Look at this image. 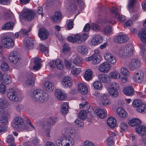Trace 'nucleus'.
Returning <instances> with one entry per match:
<instances>
[{
    "label": "nucleus",
    "instance_id": "a18cd8bd",
    "mask_svg": "<svg viewBox=\"0 0 146 146\" xmlns=\"http://www.w3.org/2000/svg\"><path fill=\"white\" fill-rule=\"evenodd\" d=\"M108 76L112 79H118L120 78V74L117 72L114 71L111 72L109 74Z\"/></svg>",
    "mask_w": 146,
    "mask_h": 146
},
{
    "label": "nucleus",
    "instance_id": "6ab92c4d",
    "mask_svg": "<svg viewBox=\"0 0 146 146\" xmlns=\"http://www.w3.org/2000/svg\"><path fill=\"white\" fill-rule=\"evenodd\" d=\"M135 130L136 132L140 135L143 136L146 133V127L144 125L139 124Z\"/></svg>",
    "mask_w": 146,
    "mask_h": 146
},
{
    "label": "nucleus",
    "instance_id": "37998d69",
    "mask_svg": "<svg viewBox=\"0 0 146 146\" xmlns=\"http://www.w3.org/2000/svg\"><path fill=\"white\" fill-rule=\"evenodd\" d=\"M40 49V51L44 53V54L47 56L48 54V45L46 44V46H44V45L40 44H39Z\"/></svg>",
    "mask_w": 146,
    "mask_h": 146
},
{
    "label": "nucleus",
    "instance_id": "423d86ee",
    "mask_svg": "<svg viewBox=\"0 0 146 146\" xmlns=\"http://www.w3.org/2000/svg\"><path fill=\"white\" fill-rule=\"evenodd\" d=\"M23 17L26 21H31L33 19L35 16V12L31 10L25 9L23 10Z\"/></svg>",
    "mask_w": 146,
    "mask_h": 146
},
{
    "label": "nucleus",
    "instance_id": "393cba45",
    "mask_svg": "<svg viewBox=\"0 0 146 146\" xmlns=\"http://www.w3.org/2000/svg\"><path fill=\"white\" fill-rule=\"evenodd\" d=\"M123 93L127 96H130L133 94L134 91L133 86H128L125 87L123 90Z\"/></svg>",
    "mask_w": 146,
    "mask_h": 146
},
{
    "label": "nucleus",
    "instance_id": "5fc2aeb1",
    "mask_svg": "<svg viewBox=\"0 0 146 146\" xmlns=\"http://www.w3.org/2000/svg\"><path fill=\"white\" fill-rule=\"evenodd\" d=\"M14 25V24L12 22H8L5 24L2 27L3 29L7 30L12 29Z\"/></svg>",
    "mask_w": 146,
    "mask_h": 146
},
{
    "label": "nucleus",
    "instance_id": "680f3d73",
    "mask_svg": "<svg viewBox=\"0 0 146 146\" xmlns=\"http://www.w3.org/2000/svg\"><path fill=\"white\" fill-rule=\"evenodd\" d=\"M86 113H89L92 116L95 115V112L92 107L89 106V108L86 110Z\"/></svg>",
    "mask_w": 146,
    "mask_h": 146
},
{
    "label": "nucleus",
    "instance_id": "c756f323",
    "mask_svg": "<svg viewBox=\"0 0 146 146\" xmlns=\"http://www.w3.org/2000/svg\"><path fill=\"white\" fill-rule=\"evenodd\" d=\"M62 18L61 13L58 11L55 12L53 15L51 16V18L54 22H58Z\"/></svg>",
    "mask_w": 146,
    "mask_h": 146
},
{
    "label": "nucleus",
    "instance_id": "774afa93",
    "mask_svg": "<svg viewBox=\"0 0 146 146\" xmlns=\"http://www.w3.org/2000/svg\"><path fill=\"white\" fill-rule=\"evenodd\" d=\"M82 146H95L94 143L90 141L87 140L84 142Z\"/></svg>",
    "mask_w": 146,
    "mask_h": 146
},
{
    "label": "nucleus",
    "instance_id": "ea45409f",
    "mask_svg": "<svg viewBox=\"0 0 146 146\" xmlns=\"http://www.w3.org/2000/svg\"><path fill=\"white\" fill-rule=\"evenodd\" d=\"M62 51L64 54L65 55H69L70 54V47L69 45L66 43L64 45Z\"/></svg>",
    "mask_w": 146,
    "mask_h": 146
},
{
    "label": "nucleus",
    "instance_id": "2f4dec72",
    "mask_svg": "<svg viewBox=\"0 0 146 146\" xmlns=\"http://www.w3.org/2000/svg\"><path fill=\"white\" fill-rule=\"evenodd\" d=\"M129 125L132 126L136 127L139 124H141V121L138 118H135L132 119L128 122Z\"/></svg>",
    "mask_w": 146,
    "mask_h": 146
},
{
    "label": "nucleus",
    "instance_id": "9d476101",
    "mask_svg": "<svg viewBox=\"0 0 146 146\" xmlns=\"http://www.w3.org/2000/svg\"><path fill=\"white\" fill-rule=\"evenodd\" d=\"M110 64L107 62H104L102 63L98 67L99 70L104 73H108L110 70Z\"/></svg>",
    "mask_w": 146,
    "mask_h": 146
},
{
    "label": "nucleus",
    "instance_id": "a878e982",
    "mask_svg": "<svg viewBox=\"0 0 146 146\" xmlns=\"http://www.w3.org/2000/svg\"><path fill=\"white\" fill-rule=\"evenodd\" d=\"M78 90L80 92L81 94L85 95L88 93V89L85 84L80 83L78 85Z\"/></svg>",
    "mask_w": 146,
    "mask_h": 146
},
{
    "label": "nucleus",
    "instance_id": "bb28decb",
    "mask_svg": "<svg viewBox=\"0 0 146 146\" xmlns=\"http://www.w3.org/2000/svg\"><path fill=\"white\" fill-rule=\"evenodd\" d=\"M63 134L67 136V137L72 138L75 135V133L74 131L70 128H64L63 131Z\"/></svg>",
    "mask_w": 146,
    "mask_h": 146
},
{
    "label": "nucleus",
    "instance_id": "4d7b16f0",
    "mask_svg": "<svg viewBox=\"0 0 146 146\" xmlns=\"http://www.w3.org/2000/svg\"><path fill=\"white\" fill-rule=\"evenodd\" d=\"M14 107V110L18 112H21L23 109V106L21 104H16Z\"/></svg>",
    "mask_w": 146,
    "mask_h": 146
},
{
    "label": "nucleus",
    "instance_id": "4be33fe9",
    "mask_svg": "<svg viewBox=\"0 0 146 146\" xmlns=\"http://www.w3.org/2000/svg\"><path fill=\"white\" fill-rule=\"evenodd\" d=\"M95 112L97 115L100 118L104 119L106 117L107 112L105 109L101 108H97L96 109Z\"/></svg>",
    "mask_w": 146,
    "mask_h": 146
},
{
    "label": "nucleus",
    "instance_id": "3c124183",
    "mask_svg": "<svg viewBox=\"0 0 146 146\" xmlns=\"http://www.w3.org/2000/svg\"><path fill=\"white\" fill-rule=\"evenodd\" d=\"M93 86L97 89L101 90L102 89V84L100 81H96L93 84Z\"/></svg>",
    "mask_w": 146,
    "mask_h": 146
},
{
    "label": "nucleus",
    "instance_id": "58836bf2",
    "mask_svg": "<svg viewBox=\"0 0 146 146\" xmlns=\"http://www.w3.org/2000/svg\"><path fill=\"white\" fill-rule=\"evenodd\" d=\"M93 58L92 63L94 65H96L99 63L102 60V57L100 55H98L97 56H93L92 55Z\"/></svg>",
    "mask_w": 146,
    "mask_h": 146
},
{
    "label": "nucleus",
    "instance_id": "9b49d317",
    "mask_svg": "<svg viewBox=\"0 0 146 146\" xmlns=\"http://www.w3.org/2000/svg\"><path fill=\"white\" fill-rule=\"evenodd\" d=\"M55 96L60 100L63 101L66 98L67 95L64 91L60 89H57L55 90Z\"/></svg>",
    "mask_w": 146,
    "mask_h": 146
},
{
    "label": "nucleus",
    "instance_id": "49530a36",
    "mask_svg": "<svg viewBox=\"0 0 146 146\" xmlns=\"http://www.w3.org/2000/svg\"><path fill=\"white\" fill-rule=\"evenodd\" d=\"M72 61L73 63L76 66H79L82 63V59L77 56Z\"/></svg>",
    "mask_w": 146,
    "mask_h": 146
},
{
    "label": "nucleus",
    "instance_id": "c85d7f7f",
    "mask_svg": "<svg viewBox=\"0 0 146 146\" xmlns=\"http://www.w3.org/2000/svg\"><path fill=\"white\" fill-rule=\"evenodd\" d=\"M109 136L106 139V142L108 145L111 146L114 143L113 137L115 136V133L111 132L109 133Z\"/></svg>",
    "mask_w": 146,
    "mask_h": 146
},
{
    "label": "nucleus",
    "instance_id": "bf43d9fd",
    "mask_svg": "<svg viewBox=\"0 0 146 146\" xmlns=\"http://www.w3.org/2000/svg\"><path fill=\"white\" fill-rule=\"evenodd\" d=\"M56 121V119L55 117H50L47 120V124L49 125H54Z\"/></svg>",
    "mask_w": 146,
    "mask_h": 146
},
{
    "label": "nucleus",
    "instance_id": "7ed1b4c3",
    "mask_svg": "<svg viewBox=\"0 0 146 146\" xmlns=\"http://www.w3.org/2000/svg\"><path fill=\"white\" fill-rule=\"evenodd\" d=\"M119 86L117 83L112 82L110 84V87L108 88V91L110 95L113 98H116L119 95L117 90Z\"/></svg>",
    "mask_w": 146,
    "mask_h": 146
},
{
    "label": "nucleus",
    "instance_id": "b1692460",
    "mask_svg": "<svg viewBox=\"0 0 146 146\" xmlns=\"http://www.w3.org/2000/svg\"><path fill=\"white\" fill-rule=\"evenodd\" d=\"M98 80L101 82L108 83L110 81V77L107 75L104 74H101L98 76Z\"/></svg>",
    "mask_w": 146,
    "mask_h": 146
},
{
    "label": "nucleus",
    "instance_id": "603ef678",
    "mask_svg": "<svg viewBox=\"0 0 146 146\" xmlns=\"http://www.w3.org/2000/svg\"><path fill=\"white\" fill-rule=\"evenodd\" d=\"M120 72L123 75H129V72L128 69L125 67H122L120 68Z\"/></svg>",
    "mask_w": 146,
    "mask_h": 146
},
{
    "label": "nucleus",
    "instance_id": "f704fd0d",
    "mask_svg": "<svg viewBox=\"0 0 146 146\" xmlns=\"http://www.w3.org/2000/svg\"><path fill=\"white\" fill-rule=\"evenodd\" d=\"M141 52L142 57L146 62V44L144 43L141 44Z\"/></svg>",
    "mask_w": 146,
    "mask_h": 146
},
{
    "label": "nucleus",
    "instance_id": "f8f14e48",
    "mask_svg": "<svg viewBox=\"0 0 146 146\" xmlns=\"http://www.w3.org/2000/svg\"><path fill=\"white\" fill-rule=\"evenodd\" d=\"M129 39L128 36L125 35H119L116 36L114 38V41L118 43H125Z\"/></svg>",
    "mask_w": 146,
    "mask_h": 146
},
{
    "label": "nucleus",
    "instance_id": "5701e85b",
    "mask_svg": "<svg viewBox=\"0 0 146 146\" xmlns=\"http://www.w3.org/2000/svg\"><path fill=\"white\" fill-rule=\"evenodd\" d=\"M138 36L141 41L146 44V29H141L139 32Z\"/></svg>",
    "mask_w": 146,
    "mask_h": 146
},
{
    "label": "nucleus",
    "instance_id": "f257e3e1",
    "mask_svg": "<svg viewBox=\"0 0 146 146\" xmlns=\"http://www.w3.org/2000/svg\"><path fill=\"white\" fill-rule=\"evenodd\" d=\"M31 99L34 102L41 103L46 102L49 98L48 94L44 90L36 89L31 92Z\"/></svg>",
    "mask_w": 146,
    "mask_h": 146
},
{
    "label": "nucleus",
    "instance_id": "6e6552de",
    "mask_svg": "<svg viewBox=\"0 0 146 146\" xmlns=\"http://www.w3.org/2000/svg\"><path fill=\"white\" fill-rule=\"evenodd\" d=\"M141 65V62L140 60L137 58L131 59L129 63V67L130 69L134 70L138 68Z\"/></svg>",
    "mask_w": 146,
    "mask_h": 146
},
{
    "label": "nucleus",
    "instance_id": "c9c22d12",
    "mask_svg": "<svg viewBox=\"0 0 146 146\" xmlns=\"http://www.w3.org/2000/svg\"><path fill=\"white\" fill-rule=\"evenodd\" d=\"M93 74V72L90 69L87 70L84 75V79L87 81H89L92 78V75Z\"/></svg>",
    "mask_w": 146,
    "mask_h": 146
},
{
    "label": "nucleus",
    "instance_id": "e433bc0d",
    "mask_svg": "<svg viewBox=\"0 0 146 146\" xmlns=\"http://www.w3.org/2000/svg\"><path fill=\"white\" fill-rule=\"evenodd\" d=\"M55 62V66L58 69L62 70L63 69L64 66L62 61L60 59H56Z\"/></svg>",
    "mask_w": 146,
    "mask_h": 146
},
{
    "label": "nucleus",
    "instance_id": "13d9d810",
    "mask_svg": "<svg viewBox=\"0 0 146 146\" xmlns=\"http://www.w3.org/2000/svg\"><path fill=\"white\" fill-rule=\"evenodd\" d=\"M86 111H81L79 114L80 119L82 120H84L87 118Z\"/></svg>",
    "mask_w": 146,
    "mask_h": 146
},
{
    "label": "nucleus",
    "instance_id": "2eb2a0df",
    "mask_svg": "<svg viewBox=\"0 0 146 146\" xmlns=\"http://www.w3.org/2000/svg\"><path fill=\"white\" fill-rule=\"evenodd\" d=\"M27 80L25 81L26 85L28 87L33 86L35 84L34 78L33 77V74L29 72L26 75Z\"/></svg>",
    "mask_w": 146,
    "mask_h": 146
},
{
    "label": "nucleus",
    "instance_id": "79ce46f5",
    "mask_svg": "<svg viewBox=\"0 0 146 146\" xmlns=\"http://www.w3.org/2000/svg\"><path fill=\"white\" fill-rule=\"evenodd\" d=\"M68 106L67 103L64 102L61 106V112L62 113L66 114L68 112Z\"/></svg>",
    "mask_w": 146,
    "mask_h": 146
},
{
    "label": "nucleus",
    "instance_id": "c03bdc74",
    "mask_svg": "<svg viewBox=\"0 0 146 146\" xmlns=\"http://www.w3.org/2000/svg\"><path fill=\"white\" fill-rule=\"evenodd\" d=\"M136 110L140 113H145L146 112V105L145 103H142L137 108Z\"/></svg>",
    "mask_w": 146,
    "mask_h": 146
},
{
    "label": "nucleus",
    "instance_id": "20e7f679",
    "mask_svg": "<svg viewBox=\"0 0 146 146\" xmlns=\"http://www.w3.org/2000/svg\"><path fill=\"white\" fill-rule=\"evenodd\" d=\"M9 58L10 61L15 65H18L20 62L21 58L19 54L16 51L10 52L9 54Z\"/></svg>",
    "mask_w": 146,
    "mask_h": 146
},
{
    "label": "nucleus",
    "instance_id": "473e14b6",
    "mask_svg": "<svg viewBox=\"0 0 146 146\" xmlns=\"http://www.w3.org/2000/svg\"><path fill=\"white\" fill-rule=\"evenodd\" d=\"M65 146H73L74 141L72 137H67L64 139Z\"/></svg>",
    "mask_w": 146,
    "mask_h": 146
},
{
    "label": "nucleus",
    "instance_id": "338daca9",
    "mask_svg": "<svg viewBox=\"0 0 146 146\" xmlns=\"http://www.w3.org/2000/svg\"><path fill=\"white\" fill-rule=\"evenodd\" d=\"M136 0H129V3L127 6L128 9L133 8L135 3Z\"/></svg>",
    "mask_w": 146,
    "mask_h": 146
},
{
    "label": "nucleus",
    "instance_id": "6e6d98bb",
    "mask_svg": "<svg viewBox=\"0 0 146 146\" xmlns=\"http://www.w3.org/2000/svg\"><path fill=\"white\" fill-rule=\"evenodd\" d=\"M91 28L93 31L97 32L99 31L101 29L100 26L95 23L92 24L91 26Z\"/></svg>",
    "mask_w": 146,
    "mask_h": 146
},
{
    "label": "nucleus",
    "instance_id": "0e129e2a",
    "mask_svg": "<svg viewBox=\"0 0 146 146\" xmlns=\"http://www.w3.org/2000/svg\"><path fill=\"white\" fill-rule=\"evenodd\" d=\"M142 103L141 100H136L133 101L132 105L134 107H136L137 108Z\"/></svg>",
    "mask_w": 146,
    "mask_h": 146
},
{
    "label": "nucleus",
    "instance_id": "aec40b11",
    "mask_svg": "<svg viewBox=\"0 0 146 146\" xmlns=\"http://www.w3.org/2000/svg\"><path fill=\"white\" fill-rule=\"evenodd\" d=\"M42 87L44 89L49 92H52L54 89L53 84L49 81L45 82L43 84Z\"/></svg>",
    "mask_w": 146,
    "mask_h": 146
},
{
    "label": "nucleus",
    "instance_id": "4c0bfd02",
    "mask_svg": "<svg viewBox=\"0 0 146 146\" xmlns=\"http://www.w3.org/2000/svg\"><path fill=\"white\" fill-rule=\"evenodd\" d=\"M82 71L81 69L80 68H76L74 66H72L71 69V73L73 75H78Z\"/></svg>",
    "mask_w": 146,
    "mask_h": 146
},
{
    "label": "nucleus",
    "instance_id": "e2e57ef3",
    "mask_svg": "<svg viewBox=\"0 0 146 146\" xmlns=\"http://www.w3.org/2000/svg\"><path fill=\"white\" fill-rule=\"evenodd\" d=\"M64 141V138L58 139L56 141V144L57 146H65Z\"/></svg>",
    "mask_w": 146,
    "mask_h": 146
},
{
    "label": "nucleus",
    "instance_id": "1a4fd4ad",
    "mask_svg": "<svg viewBox=\"0 0 146 146\" xmlns=\"http://www.w3.org/2000/svg\"><path fill=\"white\" fill-rule=\"evenodd\" d=\"M99 100L100 102V104L104 106L110 105L111 103V101L109 99V97L108 94H104L100 96Z\"/></svg>",
    "mask_w": 146,
    "mask_h": 146
},
{
    "label": "nucleus",
    "instance_id": "7c9ffc66",
    "mask_svg": "<svg viewBox=\"0 0 146 146\" xmlns=\"http://www.w3.org/2000/svg\"><path fill=\"white\" fill-rule=\"evenodd\" d=\"M127 56H131L133 54L134 51V47L131 44H128L125 47Z\"/></svg>",
    "mask_w": 146,
    "mask_h": 146
},
{
    "label": "nucleus",
    "instance_id": "09e8293b",
    "mask_svg": "<svg viewBox=\"0 0 146 146\" xmlns=\"http://www.w3.org/2000/svg\"><path fill=\"white\" fill-rule=\"evenodd\" d=\"M0 105L6 108L9 106V102L5 98L1 97L0 98Z\"/></svg>",
    "mask_w": 146,
    "mask_h": 146
},
{
    "label": "nucleus",
    "instance_id": "412c9836",
    "mask_svg": "<svg viewBox=\"0 0 146 146\" xmlns=\"http://www.w3.org/2000/svg\"><path fill=\"white\" fill-rule=\"evenodd\" d=\"M103 38L100 35H96L91 40V43L93 45L95 46L101 43L103 41Z\"/></svg>",
    "mask_w": 146,
    "mask_h": 146
},
{
    "label": "nucleus",
    "instance_id": "0eeeda50",
    "mask_svg": "<svg viewBox=\"0 0 146 146\" xmlns=\"http://www.w3.org/2000/svg\"><path fill=\"white\" fill-rule=\"evenodd\" d=\"M13 126L16 129L21 128L23 126L24 120L21 116L15 117L13 120Z\"/></svg>",
    "mask_w": 146,
    "mask_h": 146
},
{
    "label": "nucleus",
    "instance_id": "f3484780",
    "mask_svg": "<svg viewBox=\"0 0 146 146\" xmlns=\"http://www.w3.org/2000/svg\"><path fill=\"white\" fill-rule=\"evenodd\" d=\"M104 58L106 60L111 64H114L116 62L115 57L111 53H105L104 55Z\"/></svg>",
    "mask_w": 146,
    "mask_h": 146
},
{
    "label": "nucleus",
    "instance_id": "72a5a7b5",
    "mask_svg": "<svg viewBox=\"0 0 146 146\" xmlns=\"http://www.w3.org/2000/svg\"><path fill=\"white\" fill-rule=\"evenodd\" d=\"M107 124L110 127H114L116 124V121L113 117H109L107 120Z\"/></svg>",
    "mask_w": 146,
    "mask_h": 146
},
{
    "label": "nucleus",
    "instance_id": "052dcab7",
    "mask_svg": "<svg viewBox=\"0 0 146 146\" xmlns=\"http://www.w3.org/2000/svg\"><path fill=\"white\" fill-rule=\"evenodd\" d=\"M127 123L123 121L121 122L119 125V127L121 130L124 131L127 129Z\"/></svg>",
    "mask_w": 146,
    "mask_h": 146
},
{
    "label": "nucleus",
    "instance_id": "4468645a",
    "mask_svg": "<svg viewBox=\"0 0 146 146\" xmlns=\"http://www.w3.org/2000/svg\"><path fill=\"white\" fill-rule=\"evenodd\" d=\"M35 42L33 38H27L25 39L24 43L26 48L31 49L34 48Z\"/></svg>",
    "mask_w": 146,
    "mask_h": 146
},
{
    "label": "nucleus",
    "instance_id": "ddd939ff",
    "mask_svg": "<svg viewBox=\"0 0 146 146\" xmlns=\"http://www.w3.org/2000/svg\"><path fill=\"white\" fill-rule=\"evenodd\" d=\"M133 78L135 82L138 83H141L144 78L143 72L141 71H136L133 77Z\"/></svg>",
    "mask_w": 146,
    "mask_h": 146
},
{
    "label": "nucleus",
    "instance_id": "dca6fc26",
    "mask_svg": "<svg viewBox=\"0 0 146 146\" xmlns=\"http://www.w3.org/2000/svg\"><path fill=\"white\" fill-rule=\"evenodd\" d=\"M72 83L71 78L69 76H66L63 78L62 84L64 87L68 88L72 86Z\"/></svg>",
    "mask_w": 146,
    "mask_h": 146
},
{
    "label": "nucleus",
    "instance_id": "69168bd1",
    "mask_svg": "<svg viewBox=\"0 0 146 146\" xmlns=\"http://www.w3.org/2000/svg\"><path fill=\"white\" fill-rule=\"evenodd\" d=\"M1 66V70L3 71H7L9 69V67L7 64L5 62L2 63Z\"/></svg>",
    "mask_w": 146,
    "mask_h": 146
},
{
    "label": "nucleus",
    "instance_id": "a211bd4d",
    "mask_svg": "<svg viewBox=\"0 0 146 146\" xmlns=\"http://www.w3.org/2000/svg\"><path fill=\"white\" fill-rule=\"evenodd\" d=\"M38 35L41 39H47L49 35V33L44 28H41L38 31Z\"/></svg>",
    "mask_w": 146,
    "mask_h": 146
},
{
    "label": "nucleus",
    "instance_id": "a19ab883",
    "mask_svg": "<svg viewBox=\"0 0 146 146\" xmlns=\"http://www.w3.org/2000/svg\"><path fill=\"white\" fill-rule=\"evenodd\" d=\"M126 48L125 46L121 47L118 50L117 52L118 54L122 57L127 56L126 51Z\"/></svg>",
    "mask_w": 146,
    "mask_h": 146
},
{
    "label": "nucleus",
    "instance_id": "39448f33",
    "mask_svg": "<svg viewBox=\"0 0 146 146\" xmlns=\"http://www.w3.org/2000/svg\"><path fill=\"white\" fill-rule=\"evenodd\" d=\"M7 95L10 100L13 101L17 102L19 100L17 92L13 89H9L7 90Z\"/></svg>",
    "mask_w": 146,
    "mask_h": 146
},
{
    "label": "nucleus",
    "instance_id": "f03ea898",
    "mask_svg": "<svg viewBox=\"0 0 146 146\" xmlns=\"http://www.w3.org/2000/svg\"><path fill=\"white\" fill-rule=\"evenodd\" d=\"M1 40L5 48H10L14 45V43L12 37L9 35H6L5 33L1 34Z\"/></svg>",
    "mask_w": 146,
    "mask_h": 146
},
{
    "label": "nucleus",
    "instance_id": "cd10ccee",
    "mask_svg": "<svg viewBox=\"0 0 146 146\" xmlns=\"http://www.w3.org/2000/svg\"><path fill=\"white\" fill-rule=\"evenodd\" d=\"M117 113L118 115L123 118H125L127 116L126 111L121 108H118L116 110Z\"/></svg>",
    "mask_w": 146,
    "mask_h": 146
},
{
    "label": "nucleus",
    "instance_id": "864d4df0",
    "mask_svg": "<svg viewBox=\"0 0 146 146\" xmlns=\"http://www.w3.org/2000/svg\"><path fill=\"white\" fill-rule=\"evenodd\" d=\"M112 29L110 26L106 27L104 29V33L107 35H110L112 33Z\"/></svg>",
    "mask_w": 146,
    "mask_h": 146
},
{
    "label": "nucleus",
    "instance_id": "8fccbe9b",
    "mask_svg": "<svg viewBox=\"0 0 146 146\" xmlns=\"http://www.w3.org/2000/svg\"><path fill=\"white\" fill-rule=\"evenodd\" d=\"M8 122L7 115L4 114L0 116V122L2 124L5 125Z\"/></svg>",
    "mask_w": 146,
    "mask_h": 146
},
{
    "label": "nucleus",
    "instance_id": "de8ad7c7",
    "mask_svg": "<svg viewBox=\"0 0 146 146\" xmlns=\"http://www.w3.org/2000/svg\"><path fill=\"white\" fill-rule=\"evenodd\" d=\"M78 52L82 54H86L88 53V49L85 46H79L77 48Z\"/></svg>",
    "mask_w": 146,
    "mask_h": 146
}]
</instances>
